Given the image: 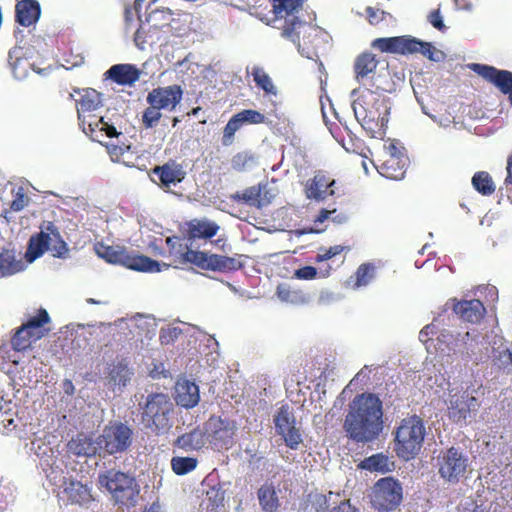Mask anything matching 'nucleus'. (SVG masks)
I'll return each mask as SVG.
<instances>
[{"mask_svg": "<svg viewBox=\"0 0 512 512\" xmlns=\"http://www.w3.org/2000/svg\"><path fill=\"white\" fill-rule=\"evenodd\" d=\"M210 442L217 449H229L233 445L237 430L235 421L211 417L208 421Z\"/></svg>", "mask_w": 512, "mask_h": 512, "instance_id": "20", "label": "nucleus"}, {"mask_svg": "<svg viewBox=\"0 0 512 512\" xmlns=\"http://www.w3.org/2000/svg\"><path fill=\"white\" fill-rule=\"evenodd\" d=\"M331 512H360L356 507L352 506L349 502V500L347 501H341L340 504L336 507H334L332 509Z\"/></svg>", "mask_w": 512, "mask_h": 512, "instance_id": "61", "label": "nucleus"}, {"mask_svg": "<svg viewBox=\"0 0 512 512\" xmlns=\"http://www.w3.org/2000/svg\"><path fill=\"white\" fill-rule=\"evenodd\" d=\"M429 22L432 24L433 27H435L438 30H443L445 28V25L442 20V16L439 12V10L433 11L429 15Z\"/></svg>", "mask_w": 512, "mask_h": 512, "instance_id": "59", "label": "nucleus"}, {"mask_svg": "<svg viewBox=\"0 0 512 512\" xmlns=\"http://www.w3.org/2000/svg\"><path fill=\"white\" fill-rule=\"evenodd\" d=\"M437 462L439 475L450 483H458L468 467L467 456L455 447L442 452L438 456Z\"/></svg>", "mask_w": 512, "mask_h": 512, "instance_id": "14", "label": "nucleus"}, {"mask_svg": "<svg viewBox=\"0 0 512 512\" xmlns=\"http://www.w3.org/2000/svg\"><path fill=\"white\" fill-rule=\"evenodd\" d=\"M244 124L242 123V120L240 116L237 114L233 115L229 121L227 122L226 126L223 130V136H222V145L224 146H230L234 142V135L235 133L241 129V127Z\"/></svg>", "mask_w": 512, "mask_h": 512, "instance_id": "45", "label": "nucleus"}, {"mask_svg": "<svg viewBox=\"0 0 512 512\" xmlns=\"http://www.w3.org/2000/svg\"><path fill=\"white\" fill-rule=\"evenodd\" d=\"M101 105V95L94 89L86 90L81 98L77 101V114L80 126L83 131L88 134L86 127L88 126L89 120H95L94 116L86 113H91L99 108Z\"/></svg>", "mask_w": 512, "mask_h": 512, "instance_id": "24", "label": "nucleus"}, {"mask_svg": "<svg viewBox=\"0 0 512 512\" xmlns=\"http://www.w3.org/2000/svg\"><path fill=\"white\" fill-rule=\"evenodd\" d=\"M238 115L240 116L243 124H260L265 121V116L262 113L252 109L242 110Z\"/></svg>", "mask_w": 512, "mask_h": 512, "instance_id": "53", "label": "nucleus"}, {"mask_svg": "<svg viewBox=\"0 0 512 512\" xmlns=\"http://www.w3.org/2000/svg\"><path fill=\"white\" fill-rule=\"evenodd\" d=\"M271 3L272 11L281 23L277 26L281 36L294 43L298 41L301 54L317 61L319 59L317 26L302 24L297 16L304 0H271Z\"/></svg>", "mask_w": 512, "mask_h": 512, "instance_id": "1", "label": "nucleus"}, {"mask_svg": "<svg viewBox=\"0 0 512 512\" xmlns=\"http://www.w3.org/2000/svg\"><path fill=\"white\" fill-rule=\"evenodd\" d=\"M383 11H380L379 9H374L373 7H367L366 8V14L367 18L370 24L375 25L377 24L382 18L380 17V14H383Z\"/></svg>", "mask_w": 512, "mask_h": 512, "instance_id": "60", "label": "nucleus"}, {"mask_svg": "<svg viewBox=\"0 0 512 512\" xmlns=\"http://www.w3.org/2000/svg\"><path fill=\"white\" fill-rule=\"evenodd\" d=\"M472 185L482 195H491L495 191V185L488 172L479 171L472 177Z\"/></svg>", "mask_w": 512, "mask_h": 512, "instance_id": "41", "label": "nucleus"}, {"mask_svg": "<svg viewBox=\"0 0 512 512\" xmlns=\"http://www.w3.org/2000/svg\"><path fill=\"white\" fill-rule=\"evenodd\" d=\"M225 491L220 483L210 487L206 491V511L207 512H224Z\"/></svg>", "mask_w": 512, "mask_h": 512, "instance_id": "36", "label": "nucleus"}, {"mask_svg": "<svg viewBox=\"0 0 512 512\" xmlns=\"http://www.w3.org/2000/svg\"><path fill=\"white\" fill-rule=\"evenodd\" d=\"M14 53L15 51H10L9 52V63L11 65V68L13 70V73L16 77H22L25 75L26 73V69L25 67H23L22 69V72L19 71L20 68H22V66L24 64H27V60L26 59H22L20 57H16L15 60H14Z\"/></svg>", "mask_w": 512, "mask_h": 512, "instance_id": "56", "label": "nucleus"}, {"mask_svg": "<svg viewBox=\"0 0 512 512\" xmlns=\"http://www.w3.org/2000/svg\"><path fill=\"white\" fill-rule=\"evenodd\" d=\"M354 114L363 127L373 138L382 139L386 134L390 115L387 96L380 91L364 89L353 103Z\"/></svg>", "mask_w": 512, "mask_h": 512, "instance_id": "3", "label": "nucleus"}, {"mask_svg": "<svg viewBox=\"0 0 512 512\" xmlns=\"http://www.w3.org/2000/svg\"><path fill=\"white\" fill-rule=\"evenodd\" d=\"M173 413L174 405L168 395L164 393L149 394L142 407V423L156 435H164L172 428Z\"/></svg>", "mask_w": 512, "mask_h": 512, "instance_id": "8", "label": "nucleus"}, {"mask_svg": "<svg viewBox=\"0 0 512 512\" xmlns=\"http://www.w3.org/2000/svg\"><path fill=\"white\" fill-rule=\"evenodd\" d=\"M379 60L376 55L370 51L360 53L354 60L353 72L355 80L363 83L367 79H372L376 73Z\"/></svg>", "mask_w": 512, "mask_h": 512, "instance_id": "27", "label": "nucleus"}, {"mask_svg": "<svg viewBox=\"0 0 512 512\" xmlns=\"http://www.w3.org/2000/svg\"><path fill=\"white\" fill-rule=\"evenodd\" d=\"M479 408V401L468 391L451 394L448 402V417L455 423L465 421Z\"/></svg>", "mask_w": 512, "mask_h": 512, "instance_id": "19", "label": "nucleus"}, {"mask_svg": "<svg viewBox=\"0 0 512 512\" xmlns=\"http://www.w3.org/2000/svg\"><path fill=\"white\" fill-rule=\"evenodd\" d=\"M383 429V406L378 396L368 393L354 398L344 421L347 436L358 443L371 442Z\"/></svg>", "mask_w": 512, "mask_h": 512, "instance_id": "2", "label": "nucleus"}, {"mask_svg": "<svg viewBox=\"0 0 512 512\" xmlns=\"http://www.w3.org/2000/svg\"><path fill=\"white\" fill-rule=\"evenodd\" d=\"M274 424L277 433L283 438L285 444L293 450L298 449L302 443V434L296 427V421L289 406L280 407L274 416Z\"/></svg>", "mask_w": 512, "mask_h": 512, "instance_id": "16", "label": "nucleus"}, {"mask_svg": "<svg viewBox=\"0 0 512 512\" xmlns=\"http://www.w3.org/2000/svg\"><path fill=\"white\" fill-rule=\"evenodd\" d=\"M243 255L225 256L187 249L181 255L183 263H190L202 270L230 273L244 268Z\"/></svg>", "mask_w": 512, "mask_h": 512, "instance_id": "10", "label": "nucleus"}, {"mask_svg": "<svg viewBox=\"0 0 512 512\" xmlns=\"http://www.w3.org/2000/svg\"><path fill=\"white\" fill-rule=\"evenodd\" d=\"M107 147H108L109 153L112 155H115L117 157L122 156L125 152V149L121 146L111 145V146H107Z\"/></svg>", "mask_w": 512, "mask_h": 512, "instance_id": "63", "label": "nucleus"}, {"mask_svg": "<svg viewBox=\"0 0 512 512\" xmlns=\"http://www.w3.org/2000/svg\"><path fill=\"white\" fill-rule=\"evenodd\" d=\"M446 306H450L452 311L463 321L469 323H479L486 314V308L479 299L457 300L451 298Z\"/></svg>", "mask_w": 512, "mask_h": 512, "instance_id": "22", "label": "nucleus"}, {"mask_svg": "<svg viewBox=\"0 0 512 512\" xmlns=\"http://www.w3.org/2000/svg\"><path fill=\"white\" fill-rule=\"evenodd\" d=\"M41 14L40 4L37 0H17L15 6V19L18 24L29 27L35 24Z\"/></svg>", "mask_w": 512, "mask_h": 512, "instance_id": "29", "label": "nucleus"}, {"mask_svg": "<svg viewBox=\"0 0 512 512\" xmlns=\"http://www.w3.org/2000/svg\"><path fill=\"white\" fill-rule=\"evenodd\" d=\"M200 400L199 387L189 380L177 381L175 385V401L184 408L195 407Z\"/></svg>", "mask_w": 512, "mask_h": 512, "instance_id": "28", "label": "nucleus"}, {"mask_svg": "<svg viewBox=\"0 0 512 512\" xmlns=\"http://www.w3.org/2000/svg\"><path fill=\"white\" fill-rule=\"evenodd\" d=\"M268 191L261 185L251 186L243 191H238L232 195V199L247 204L249 206L262 208L270 203V200L266 197Z\"/></svg>", "mask_w": 512, "mask_h": 512, "instance_id": "30", "label": "nucleus"}, {"mask_svg": "<svg viewBox=\"0 0 512 512\" xmlns=\"http://www.w3.org/2000/svg\"><path fill=\"white\" fill-rule=\"evenodd\" d=\"M220 226L209 219H192L186 223V237L189 240H209L217 235Z\"/></svg>", "mask_w": 512, "mask_h": 512, "instance_id": "25", "label": "nucleus"}, {"mask_svg": "<svg viewBox=\"0 0 512 512\" xmlns=\"http://www.w3.org/2000/svg\"><path fill=\"white\" fill-rule=\"evenodd\" d=\"M59 488V499L68 504L84 506L94 500L91 488L73 477H63Z\"/></svg>", "mask_w": 512, "mask_h": 512, "instance_id": "18", "label": "nucleus"}, {"mask_svg": "<svg viewBox=\"0 0 512 512\" xmlns=\"http://www.w3.org/2000/svg\"><path fill=\"white\" fill-rule=\"evenodd\" d=\"M252 160L253 157L249 153L239 152L232 157L231 165L234 170L243 171Z\"/></svg>", "mask_w": 512, "mask_h": 512, "instance_id": "55", "label": "nucleus"}, {"mask_svg": "<svg viewBox=\"0 0 512 512\" xmlns=\"http://www.w3.org/2000/svg\"><path fill=\"white\" fill-rule=\"evenodd\" d=\"M322 120L324 121V123L327 127L330 137L332 139H334L337 143L340 144L341 141H343L345 134H347V132H348L347 129L343 128L342 126H340L336 123H329L328 121H326V115L323 111H322Z\"/></svg>", "mask_w": 512, "mask_h": 512, "instance_id": "51", "label": "nucleus"}, {"mask_svg": "<svg viewBox=\"0 0 512 512\" xmlns=\"http://www.w3.org/2000/svg\"><path fill=\"white\" fill-rule=\"evenodd\" d=\"M86 130L88 132L87 135H90V137L94 140H97L98 133L102 135L104 132L105 135L110 138L117 137L119 135L116 128L106 122L102 116L95 120H89Z\"/></svg>", "mask_w": 512, "mask_h": 512, "instance_id": "39", "label": "nucleus"}, {"mask_svg": "<svg viewBox=\"0 0 512 512\" xmlns=\"http://www.w3.org/2000/svg\"><path fill=\"white\" fill-rule=\"evenodd\" d=\"M29 202V197L23 192L22 188H20L14 195V198L10 204V210L19 212L28 206Z\"/></svg>", "mask_w": 512, "mask_h": 512, "instance_id": "54", "label": "nucleus"}, {"mask_svg": "<svg viewBox=\"0 0 512 512\" xmlns=\"http://www.w3.org/2000/svg\"><path fill=\"white\" fill-rule=\"evenodd\" d=\"M304 192L308 199L320 200V179H318L317 175L306 181Z\"/></svg>", "mask_w": 512, "mask_h": 512, "instance_id": "52", "label": "nucleus"}, {"mask_svg": "<svg viewBox=\"0 0 512 512\" xmlns=\"http://www.w3.org/2000/svg\"><path fill=\"white\" fill-rule=\"evenodd\" d=\"M142 71L133 64H115L105 73L106 78L118 85L132 86L140 79Z\"/></svg>", "mask_w": 512, "mask_h": 512, "instance_id": "26", "label": "nucleus"}, {"mask_svg": "<svg viewBox=\"0 0 512 512\" xmlns=\"http://www.w3.org/2000/svg\"><path fill=\"white\" fill-rule=\"evenodd\" d=\"M152 173L158 178L160 186L164 188L177 185L184 180L186 175L183 166L174 160H169L161 166H155Z\"/></svg>", "mask_w": 512, "mask_h": 512, "instance_id": "23", "label": "nucleus"}, {"mask_svg": "<svg viewBox=\"0 0 512 512\" xmlns=\"http://www.w3.org/2000/svg\"><path fill=\"white\" fill-rule=\"evenodd\" d=\"M371 47L381 53L410 55L420 53L431 61H440L443 58L442 51L432 43L417 39L411 35L376 38L371 42Z\"/></svg>", "mask_w": 512, "mask_h": 512, "instance_id": "6", "label": "nucleus"}, {"mask_svg": "<svg viewBox=\"0 0 512 512\" xmlns=\"http://www.w3.org/2000/svg\"><path fill=\"white\" fill-rule=\"evenodd\" d=\"M160 28L156 25L141 24L134 35L135 45L144 50L147 44L153 45L159 41Z\"/></svg>", "mask_w": 512, "mask_h": 512, "instance_id": "34", "label": "nucleus"}, {"mask_svg": "<svg viewBox=\"0 0 512 512\" xmlns=\"http://www.w3.org/2000/svg\"><path fill=\"white\" fill-rule=\"evenodd\" d=\"M376 274V266L373 263L361 264L355 272V286L361 287L368 285Z\"/></svg>", "mask_w": 512, "mask_h": 512, "instance_id": "44", "label": "nucleus"}, {"mask_svg": "<svg viewBox=\"0 0 512 512\" xmlns=\"http://www.w3.org/2000/svg\"><path fill=\"white\" fill-rule=\"evenodd\" d=\"M41 338L28 328L20 326L11 338L12 348L17 352H23L31 348L32 344Z\"/></svg>", "mask_w": 512, "mask_h": 512, "instance_id": "35", "label": "nucleus"}, {"mask_svg": "<svg viewBox=\"0 0 512 512\" xmlns=\"http://www.w3.org/2000/svg\"><path fill=\"white\" fill-rule=\"evenodd\" d=\"M426 430L422 418L411 415L401 420L395 431L394 450L398 457L408 461L421 450Z\"/></svg>", "mask_w": 512, "mask_h": 512, "instance_id": "7", "label": "nucleus"}, {"mask_svg": "<svg viewBox=\"0 0 512 512\" xmlns=\"http://www.w3.org/2000/svg\"><path fill=\"white\" fill-rule=\"evenodd\" d=\"M403 499L401 484L392 477L378 480L372 490L371 504L380 512H389L396 509Z\"/></svg>", "mask_w": 512, "mask_h": 512, "instance_id": "12", "label": "nucleus"}, {"mask_svg": "<svg viewBox=\"0 0 512 512\" xmlns=\"http://www.w3.org/2000/svg\"><path fill=\"white\" fill-rule=\"evenodd\" d=\"M361 467L369 471H387L388 457L383 454L372 455L362 461Z\"/></svg>", "mask_w": 512, "mask_h": 512, "instance_id": "47", "label": "nucleus"}, {"mask_svg": "<svg viewBox=\"0 0 512 512\" xmlns=\"http://www.w3.org/2000/svg\"><path fill=\"white\" fill-rule=\"evenodd\" d=\"M204 445L205 434L198 428L178 436L173 442L175 448L182 449L186 452L200 450Z\"/></svg>", "mask_w": 512, "mask_h": 512, "instance_id": "31", "label": "nucleus"}, {"mask_svg": "<svg viewBox=\"0 0 512 512\" xmlns=\"http://www.w3.org/2000/svg\"><path fill=\"white\" fill-rule=\"evenodd\" d=\"M98 484L109 492L113 501L126 507H134L140 495V486L132 475L116 469L98 474Z\"/></svg>", "mask_w": 512, "mask_h": 512, "instance_id": "5", "label": "nucleus"}, {"mask_svg": "<svg viewBox=\"0 0 512 512\" xmlns=\"http://www.w3.org/2000/svg\"><path fill=\"white\" fill-rule=\"evenodd\" d=\"M50 322L51 318L47 310L40 308L37 310L36 315L29 316L27 321L24 322L21 326L28 328L35 334L39 335L40 338H43L50 332V328L48 327Z\"/></svg>", "mask_w": 512, "mask_h": 512, "instance_id": "32", "label": "nucleus"}, {"mask_svg": "<svg viewBox=\"0 0 512 512\" xmlns=\"http://www.w3.org/2000/svg\"><path fill=\"white\" fill-rule=\"evenodd\" d=\"M259 504L265 512H276L279 507V500L275 488L272 485L264 484L258 489Z\"/></svg>", "mask_w": 512, "mask_h": 512, "instance_id": "37", "label": "nucleus"}, {"mask_svg": "<svg viewBox=\"0 0 512 512\" xmlns=\"http://www.w3.org/2000/svg\"><path fill=\"white\" fill-rule=\"evenodd\" d=\"M183 91L177 84L152 89L146 101L161 110L173 111L182 99Z\"/></svg>", "mask_w": 512, "mask_h": 512, "instance_id": "21", "label": "nucleus"}, {"mask_svg": "<svg viewBox=\"0 0 512 512\" xmlns=\"http://www.w3.org/2000/svg\"><path fill=\"white\" fill-rule=\"evenodd\" d=\"M407 161L404 148L399 147L395 141H390L384 146L381 158L374 166L383 177L400 180L406 173Z\"/></svg>", "mask_w": 512, "mask_h": 512, "instance_id": "13", "label": "nucleus"}, {"mask_svg": "<svg viewBox=\"0 0 512 512\" xmlns=\"http://www.w3.org/2000/svg\"><path fill=\"white\" fill-rule=\"evenodd\" d=\"M47 251L55 258H66L69 248L57 222L44 220L39 225V232L29 238L25 259L32 263Z\"/></svg>", "mask_w": 512, "mask_h": 512, "instance_id": "4", "label": "nucleus"}, {"mask_svg": "<svg viewBox=\"0 0 512 512\" xmlns=\"http://www.w3.org/2000/svg\"><path fill=\"white\" fill-rule=\"evenodd\" d=\"M468 67L487 82L497 87L503 94L508 95L512 105V72L500 70L494 66L471 63Z\"/></svg>", "mask_w": 512, "mask_h": 512, "instance_id": "17", "label": "nucleus"}, {"mask_svg": "<svg viewBox=\"0 0 512 512\" xmlns=\"http://www.w3.org/2000/svg\"><path fill=\"white\" fill-rule=\"evenodd\" d=\"M434 325L429 324L426 325L421 331H420V338L423 340L425 337H428L430 334H433Z\"/></svg>", "mask_w": 512, "mask_h": 512, "instance_id": "64", "label": "nucleus"}, {"mask_svg": "<svg viewBox=\"0 0 512 512\" xmlns=\"http://www.w3.org/2000/svg\"><path fill=\"white\" fill-rule=\"evenodd\" d=\"M162 117L161 109L149 105L142 113V124L146 129L155 127Z\"/></svg>", "mask_w": 512, "mask_h": 512, "instance_id": "49", "label": "nucleus"}, {"mask_svg": "<svg viewBox=\"0 0 512 512\" xmlns=\"http://www.w3.org/2000/svg\"><path fill=\"white\" fill-rule=\"evenodd\" d=\"M347 137L344 136L343 141H341L340 145L347 151L353 153H359L361 148V142L358 139L352 138V136L347 132Z\"/></svg>", "mask_w": 512, "mask_h": 512, "instance_id": "58", "label": "nucleus"}, {"mask_svg": "<svg viewBox=\"0 0 512 512\" xmlns=\"http://www.w3.org/2000/svg\"><path fill=\"white\" fill-rule=\"evenodd\" d=\"M132 434V430L123 423L111 424L104 428L98 438V444L108 454L113 455L129 448Z\"/></svg>", "mask_w": 512, "mask_h": 512, "instance_id": "15", "label": "nucleus"}, {"mask_svg": "<svg viewBox=\"0 0 512 512\" xmlns=\"http://www.w3.org/2000/svg\"><path fill=\"white\" fill-rule=\"evenodd\" d=\"M276 293L279 299L286 303L299 304L305 302V296L302 292L292 290L286 284L278 285Z\"/></svg>", "mask_w": 512, "mask_h": 512, "instance_id": "46", "label": "nucleus"}, {"mask_svg": "<svg viewBox=\"0 0 512 512\" xmlns=\"http://www.w3.org/2000/svg\"><path fill=\"white\" fill-rule=\"evenodd\" d=\"M132 372L125 361L113 364L108 373L109 383L114 386H126L130 381Z\"/></svg>", "mask_w": 512, "mask_h": 512, "instance_id": "38", "label": "nucleus"}, {"mask_svg": "<svg viewBox=\"0 0 512 512\" xmlns=\"http://www.w3.org/2000/svg\"><path fill=\"white\" fill-rule=\"evenodd\" d=\"M198 464L194 457H173L171 459V468L176 475H185L193 471Z\"/></svg>", "mask_w": 512, "mask_h": 512, "instance_id": "43", "label": "nucleus"}, {"mask_svg": "<svg viewBox=\"0 0 512 512\" xmlns=\"http://www.w3.org/2000/svg\"><path fill=\"white\" fill-rule=\"evenodd\" d=\"M322 202L326 204V207L322 208V222L328 219H332L337 224H342L347 221L348 217L346 214L339 212L337 213L336 204H342L345 196L349 192L348 184L343 177H332L329 174H322Z\"/></svg>", "mask_w": 512, "mask_h": 512, "instance_id": "11", "label": "nucleus"}, {"mask_svg": "<svg viewBox=\"0 0 512 512\" xmlns=\"http://www.w3.org/2000/svg\"><path fill=\"white\" fill-rule=\"evenodd\" d=\"M69 450L78 456H92L96 452L94 442L87 436L78 435L68 443Z\"/></svg>", "mask_w": 512, "mask_h": 512, "instance_id": "40", "label": "nucleus"}, {"mask_svg": "<svg viewBox=\"0 0 512 512\" xmlns=\"http://www.w3.org/2000/svg\"><path fill=\"white\" fill-rule=\"evenodd\" d=\"M21 270V264L8 253H0V277L13 275Z\"/></svg>", "mask_w": 512, "mask_h": 512, "instance_id": "48", "label": "nucleus"}, {"mask_svg": "<svg viewBox=\"0 0 512 512\" xmlns=\"http://www.w3.org/2000/svg\"><path fill=\"white\" fill-rule=\"evenodd\" d=\"M318 271L313 266H304L294 271V277L299 280H312L317 277Z\"/></svg>", "mask_w": 512, "mask_h": 512, "instance_id": "57", "label": "nucleus"}, {"mask_svg": "<svg viewBox=\"0 0 512 512\" xmlns=\"http://www.w3.org/2000/svg\"><path fill=\"white\" fill-rule=\"evenodd\" d=\"M350 250V246L344 245H335L326 250L325 253L322 254V277L328 276L330 274L331 266L328 263L329 260H332V262L335 263L337 267H339L345 261L344 253H347Z\"/></svg>", "mask_w": 512, "mask_h": 512, "instance_id": "33", "label": "nucleus"}, {"mask_svg": "<svg viewBox=\"0 0 512 512\" xmlns=\"http://www.w3.org/2000/svg\"><path fill=\"white\" fill-rule=\"evenodd\" d=\"M500 192L512 203V180H505L503 186L500 187Z\"/></svg>", "mask_w": 512, "mask_h": 512, "instance_id": "62", "label": "nucleus"}, {"mask_svg": "<svg viewBox=\"0 0 512 512\" xmlns=\"http://www.w3.org/2000/svg\"><path fill=\"white\" fill-rule=\"evenodd\" d=\"M95 250L99 257L111 264H119L139 272H159L161 270L158 261L145 255L129 252L124 247L98 243Z\"/></svg>", "mask_w": 512, "mask_h": 512, "instance_id": "9", "label": "nucleus"}, {"mask_svg": "<svg viewBox=\"0 0 512 512\" xmlns=\"http://www.w3.org/2000/svg\"><path fill=\"white\" fill-rule=\"evenodd\" d=\"M252 76L257 87L261 88L266 94L276 95L277 91L270 76L262 68L253 67Z\"/></svg>", "mask_w": 512, "mask_h": 512, "instance_id": "42", "label": "nucleus"}, {"mask_svg": "<svg viewBox=\"0 0 512 512\" xmlns=\"http://www.w3.org/2000/svg\"><path fill=\"white\" fill-rule=\"evenodd\" d=\"M495 365L507 373L512 371V351L505 349L494 358Z\"/></svg>", "mask_w": 512, "mask_h": 512, "instance_id": "50", "label": "nucleus"}]
</instances>
